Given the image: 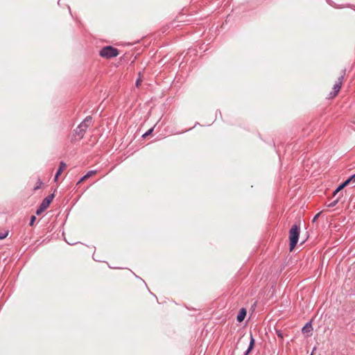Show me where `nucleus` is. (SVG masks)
<instances>
[{"mask_svg": "<svg viewBox=\"0 0 355 355\" xmlns=\"http://www.w3.org/2000/svg\"><path fill=\"white\" fill-rule=\"evenodd\" d=\"M300 235V227L296 224L293 225L289 231L290 250L292 251L296 246Z\"/></svg>", "mask_w": 355, "mask_h": 355, "instance_id": "2", "label": "nucleus"}, {"mask_svg": "<svg viewBox=\"0 0 355 355\" xmlns=\"http://www.w3.org/2000/svg\"><path fill=\"white\" fill-rule=\"evenodd\" d=\"M347 183L345 181L341 184H340L337 189L334 191V196H335L340 191L343 189L346 186H347Z\"/></svg>", "mask_w": 355, "mask_h": 355, "instance_id": "10", "label": "nucleus"}, {"mask_svg": "<svg viewBox=\"0 0 355 355\" xmlns=\"http://www.w3.org/2000/svg\"><path fill=\"white\" fill-rule=\"evenodd\" d=\"M345 182L348 185L352 182H355V173L346 180Z\"/></svg>", "mask_w": 355, "mask_h": 355, "instance_id": "12", "label": "nucleus"}, {"mask_svg": "<svg viewBox=\"0 0 355 355\" xmlns=\"http://www.w3.org/2000/svg\"><path fill=\"white\" fill-rule=\"evenodd\" d=\"M339 198H340V197H338L336 200H334V201H333L332 202H331L328 206H329V207H334V206L338 203V200H339Z\"/></svg>", "mask_w": 355, "mask_h": 355, "instance_id": "14", "label": "nucleus"}, {"mask_svg": "<svg viewBox=\"0 0 355 355\" xmlns=\"http://www.w3.org/2000/svg\"><path fill=\"white\" fill-rule=\"evenodd\" d=\"M8 234V232L0 233V240L5 239Z\"/></svg>", "mask_w": 355, "mask_h": 355, "instance_id": "13", "label": "nucleus"}, {"mask_svg": "<svg viewBox=\"0 0 355 355\" xmlns=\"http://www.w3.org/2000/svg\"><path fill=\"white\" fill-rule=\"evenodd\" d=\"M96 173V170H92L88 171L83 177L80 178V180L78 182L77 184H80V182L85 181V180L88 179L89 178L92 177V175H95Z\"/></svg>", "mask_w": 355, "mask_h": 355, "instance_id": "7", "label": "nucleus"}, {"mask_svg": "<svg viewBox=\"0 0 355 355\" xmlns=\"http://www.w3.org/2000/svg\"><path fill=\"white\" fill-rule=\"evenodd\" d=\"M141 84V80L140 79H138L136 82V86L137 87H139Z\"/></svg>", "mask_w": 355, "mask_h": 355, "instance_id": "17", "label": "nucleus"}, {"mask_svg": "<svg viewBox=\"0 0 355 355\" xmlns=\"http://www.w3.org/2000/svg\"><path fill=\"white\" fill-rule=\"evenodd\" d=\"M277 336H278L279 337H281V338H282V337H283V336H282V334L281 333H278V334H277Z\"/></svg>", "mask_w": 355, "mask_h": 355, "instance_id": "19", "label": "nucleus"}, {"mask_svg": "<svg viewBox=\"0 0 355 355\" xmlns=\"http://www.w3.org/2000/svg\"><path fill=\"white\" fill-rule=\"evenodd\" d=\"M312 330V325L311 322H307L302 328V331L304 334L309 333Z\"/></svg>", "mask_w": 355, "mask_h": 355, "instance_id": "9", "label": "nucleus"}, {"mask_svg": "<svg viewBox=\"0 0 355 355\" xmlns=\"http://www.w3.org/2000/svg\"><path fill=\"white\" fill-rule=\"evenodd\" d=\"M92 122V117L91 116H87L74 130L75 135L78 136L80 139L83 138L87 128L89 127Z\"/></svg>", "mask_w": 355, "mask_h": 355, "instance_id": "1", "label": "nucleus"}, {"mask_svg": "<svg viewBox=\"0 0 355 355\" xmlns=\"http://www.w3.org/2000/svg\"><path fill=\"white\" fill-rule=\"evenodd\" d=\"M36 220V217L35 216H32L31 218V220H30V223H29V225L31 226H32L34 223V222Z\"/></svg>", "mask_w": 355, "mask_h": 355, "instance_id": "15", "label": "nucleus"}, {"mask_svg": "<svg viewBox=\"0 0 355 355\" xmlns=\"http://www.w3.org/2000/svg\"><path fill=\"white\" fill-rule=\"evenodd\" d=\"M318 216H319V214H318L317 215H315V217H314V218H313V222H314V221H315V220L317 219V218L318 217Z\"/></svg>", "mask_w": 355, "mask_h": 355, "instance_id": "18", "label": "nucleus"}, {"mask_svg": "<svg viewBox=\"0 0 355 355\" xmlns=\"http://www.w3.org/2000/svg\"><path fill=\"white\" fill-rule=\"evenodd\" d=\"M311 355H313V354H311Z\"/></svg>", "mask_w": 355, "mask_h": 355, "instance_id": "20", "label": "nucleus"}, {"mask_svg": "<svg viewBox=\"0 0 355 355\" xmlns=\"http://www.w3.org/2000/svg\"><path fill=\"white\" fill-rule=\"evenodd\" d=\"M246 313H247L246 310L244 308H242L239 311V314L237 315V317H236L237 321L239 322H242L246 315Z\"/></svg>", "mask_w": 355, "mask_h": 355, "instance_id": "8", "label": "nucleus"}, {"mask_svg": "<svg viewBox=\"0 0 355 355\" xmlns=\"http://www.w3.org/2000/svg\"><path fill=\"white\" fill-rule=\"evenodd\" d=\"M119 53V51L117 49L112 46H107L100 51L99 55L103 58H112L116 57Z\"/></svg>", "mask_w": 355, "mask_h": 355, "instance_id": "3", "label": "nucleus"}, {"mask_svg": "<svg viewBox=\"0 0 355 355\" xmlns=\"http://www.w3.org/2000/svg\"><path fill=\"white\" fill-rule=\"evenodd\" d=\"M254 339L253 338V337L251 336V339H250V345H249V347L248 348V349L244 353V355H248V354L250 353V352L252 350V349L254 347Z\"/></svg>", "mask_w": 355, "mask_h": 355, "instance_id": "11", "label": "nucleus"}, {"mask_svg": "<svg viewBox=\"0 0 355 355\" xmlns=\"http://www.w3.org/2000/svg\"><path fill=\"white\" fill-rule=\"evenodd\" d=\"M66 167H67V165L64 162H61L60 163L59 168L55 175V178H54L55 181L58 180L59 175L62 173V172L65 169Z\"/></svg>", "mask_w": 355, "mask_h": 355, "instance_id": "6", "label": "nucleus"}, {"mask_svg": "<svg viewBox=\"0 0 355 355\" xmlns=\"http://www.w3.org/2000/svg\"><path fill=\"white\" fill-rule=\"evenodd\" d=\"M54 198V194H51L46 196L41 202L40 207L36 210V214L40 215L44 212L49 206L51 202Z\"/></svg>", "mask_w": 355, "mask_h": 355, "instance_id": "4", "label": "nucleus"}, {"mask_svg": "<svg viewBox=\"0 0 355 355\" xmlns=\"http://www.w3.org/2000/svg\"><path fill=\"white\" fill-rule=\"evenodd\" d=\"M153 128H151V129L148 130L146 133H144V134L143 135V137H146V136H148V135H150V134L153 132Z\"/></svg>", "mask_w": 355, "mask_h": 355, "instance_id": "16", "label": "nucleus"}, {"mask_svg": "<svg viewBox=\"0 0 355 355\" xmlns=\"http://www.w3.org/2000/svg\"><path fill=\"white\" fill-rule=\"evenodd\" d=\"M345 73V70L343 72V74H342L339 78L338 81L335 83L333 87V91L330 92L329 95L331 98L335 97L338 93L339 92L344 79V76Z\"/></svg>", "mask_w": 355, "mask_h": 355, "instance_id": "5", "label": "nucleus"}]
</instances>
